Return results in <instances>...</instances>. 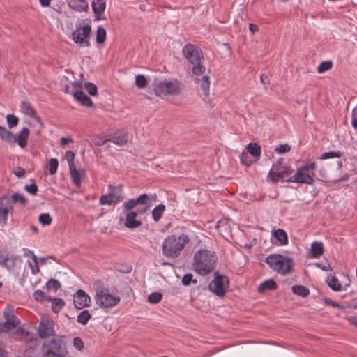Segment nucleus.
Segmentation results:
<instances>
[{
    "mask_svg": "<svg viewBox=\"0 0 357 357\" xmlns=\"http://www.w3.org/2000/svg\"><path fill=\"white\" fill-rule=\"evenodd\" d=\"M91 33V27L89 24L77 26L76 29L72 33V39L80 46L89 47V37Z\"/></svg>",
    "mask_w": 357,
    "mask_h": 357,
    "instance_id": "12",
    "label": "nucleus"
},
{
    "mask_svg": "<svg viewBox=\"0 0 357 357\" xmlns=\"http://www.w3.org/2000/svg\"><path fill=\"white\" fill-rule=\"evenodd\" d=\"M135 84L140 89L144 88L147 84L146 78L143 75H137L135 77Z\"/></svg>",
    "mask_w": 357,
    "mask_h": 357,
    "instance_id": "42",
    "label": "nucleus"
},
{
    "mask_svg": "<svg viewBox=\"0 0 357 357\" xmlns=\"http://www.w3.org/2000/svg\"><path fill=\"white\" fill-rule=\"evenodd\" d=\"M93 288L96 291L94 296L96 303L100 307L110 308L116 305L120 302V298L109 294V289L100 280H96L93 282Z\"/></svg>",
    "mask_w": 357,
    "mask_h": 357,
    "instance_id": "4",
    "label": "nucleus"
},
{
    "mask_svg": "<svg viewBox=\"0 0 357 357\" xmlns=\"http://www.w3.org/2000/svg\"><path fill=\"white\" fill-rule=\"evenodd\" d=\"M241 163L248 166L251 164L252 160L249 159L248 153L243 152L240 156Z\"/></svg>",
    "mask_w": 357,
    "mask_h": 357,
    "instance_id": "52",
    "label": "nucleus"
},
{
    "mask_svg": "<svg viewBox=\"0 0 357 357\" xmlns=\"http://www.w3.org/2000/svg\"><path fill=\"white\" fill-rule=\"evenodd\" d=\"M39 222L43 225H50L52 221L49 213H42L39 215Z\"/></svg>",
    "mask_w": 357,
    "mask_h": 357,
    "instance_id": "44",
    "label": "nucleus"
},
{
    "mask_svg": "<svg viewBox=\"0 0 357 357\" xmlns=\"http://www.w3.org/2000/svg\"><path fill=\"white\" fill-rule=\"evenodd\" d=\"M20 108L22 113L34 118L37 122L40 123V118L36 115L35 110L33 109L30 103L22 101L21 102Z\"/></svg>",
    "mask_w": 357,
    "mask_h": 357,
    "instance_id": "20",
    "label": "nucleus"
},
{
    "mask_svg": "<svg viewBox=\"0 0 357 357\" xmlns=\"http://www.w3.org/2000/svg\"><path fill=\"white\" fill-rule=\"evenodd\" d=\"M91 315L89 313V310H83L77 316V322L82 324V325H86L88 323L89 320L91 319Z\"/></svg>",
    "mask_w": 357,
    "mask_h": 357,
    "instance_id": "33",
    "label": "nucleus"
},
{
    "mask_svg": "<svg viewBox=\"0 0 357 357\" xmlns=\"http://www.w3.org/2000/svg\"><path fill=\"white\" fill-rule=\"evenodd\" d=\"M109 142L118 146H123L128 142V136L127 134L114 135L109 138Z\"/></svg>",
    "mask_w": 357,
    "mask_h": 357,
    "instance_id": "28",
    "label": "nucleus"
},
{
    "mask_svg": "<svg viewBox=\"0 0 357 357\" xmlns=\"http://www.w3.org/2000/svg\"><path fill=\"white\" fill-rule=\"evenodd\" d=\"M157 201L156 194H142L136 199H130L123 204L125 214L124 226L128 229H137L142 226V221L138 218L148 211L151 203Z\"/></svg>",
    "mask_w": 357,
    "mask_h": 357,
    "instance_id": "1",
    "label": "nucleus"
},
{
    "mask_svg": "<svg viewBox=\"0 0 357 357\" xmlns=\"http://www.w3.org/2000/svg\"><path fill=\"white\" fill-rule=\"evenodd\" d=\"M74 305L77 309H82L90 305V296L82 289H79L74 295L73 299Z\"/></svg>",
    "mask_w": 357,
    "mask_h": 357,
    "instance_id": "16",
    "label": "nucleus"
},
{
    "mask_svg": "<svg viewBox=\"0 0 357 357\" xmlns=\"http://www.w3.org/2000/svg\"><path fill=\"white\" fill-rule=\"evenodd\" d=\"M13 174L18 178H22L25 174V170L22 167H17L13 171Z\"/></svg>",
    "mask_w": 357,
    "mask_h": 357,
    "instance_id": "55",
    "label": "nucleus"
},
{
    "mask_svg": "<svg viewBox=\"0 0 357 357\" xmlns=\"http://www.w3.org/2000/svg\"><path fill=\"white\" fill-rule=\"evenodd\" d=\"M6 121L10 128L16 126L19 122L18 118L13 114H8L6 116Z\"/></svg>",
    "mask_w": 357,
    "mask_h": 357,
    "instance_id": "46",
    "label": "nucleus"
},
{
    "mask_svg": "<svg viewBox=\"0 0 357 357\" xmlns=\"http://www.w3.org/2000/svg\"><path fill=\"white\" fill-rule=\"evenodd\" d=\"M315 266L320 268L323 271H328L331 269V266L328 263H325L324 264L321 263H317Z\"/></svg>",
    "mask_w": 357,
    "mask_h": 357,
    "instance_id": "59",
    "label": "nucleus"
},
{
    "mask_svg": "<svg viewBox=\"0 0 357 357\" xmlns=\"http://www.w3.org/2000/svg\"><path fill=\"white\" fill-rule=\"evenodd\" d=\"M274 236L280 242V245H287L288 243V237L287 233L282 229L275 231Z\"/></svg>",
    "mask_w": 357,
    "mask_h": 357,
    "instance_id": "30",
    "label": "nucleus"
},
{
    "mask_svg": "<svg viewBox=\"0 0 357 357\" xmlns=\"http://www.w3.org/2000/svg\"><path fill=\"white\" fill-rule=\"evenodd\" d=\"M248 154L250 153L254 157H259L261 154V147L256 143H250L247 146Z\"/></svg>",
    "mask_w": 357,
    "mask_h": 357,
    "instance_id": "32",
    "label": "nucleus"
},
{
    "mask_svg": "<svg viewBox=\"0 0 357 357\" xmlns=\"http://www.w3.org/2000/svg\"><path fill=\"white\" fill-rule=\"evenodd\" d=\"M351 119H357V104L356 106L354 107L352 109Z\"/></svg>",
    "mask_w": 357,
    "mask_h": 357,
    "instance_id": "64",
    "label": "nucleus"
},
{
    "mask_svg": "<svg viewBox=\"0 0 357 357\" xmlns=\"http://www.w3.org/2000/svg\"><path fill=\"white\" fill-rule=\"evenodd\" d=\"M333 66V63L330 61H323L317 67V72L319 73H323L330 70Z\"/></svg>",
    "mask_w": 357,
    "mask_h": 357,
    "instance_id": "39",
    "label": "nucleus"
},
{
    "mask_svg": "<svg viewBox=\"0 0 357 357\" xmlns=\"http://www.w3.org/2000/svg\"><path fill=\"white\" fill-rule=\"evenodd\" d=\"M29 136V130L27 128H22L16 135L17 143L21 148L24 149L26 147Z\"/></svg>",
    "mask_w": 357,
    "mask_h": 357,
    "instance_id": "21",
    "label": "nucleus"
},
{
    "mask_svg": "<svg viewBox=\"0 0 357 357\" xmlns=\"http://www.w3.org/2000/svg\"><path fill=\"white\" fill-rule=\"evenodd\" d=\"M196 82L199 84L201 89L204 91V93L207 95L210 87L209 77L204 75L201 79L196 78Z\"/></svg>",
    "mask_w": 357,
    "mask_h": 357,
    "instance_id": "29",
    "label": "nucleus"
},
{
    "mask_svg": "<svg viewBox=\"0 0 357 357\" xmlns=\"http://www.w3.org/2000/svg\"><path fill=\"white\" fill-rule=\"evenodd\" d=\"M183 54L187 61L193 65L192 73L195 75H202L205 73V67L202 63L204 57L195 45L186 44L183 48Z\"/></svg>",
    "mask_w": 357,
    "mask_h": 357,
    "instance_id": "6",
    "label": "nucleus"
},
{
    "mask_svg": "<svg viewBox=\"0 0 357 357\" xmlns=\"http://www.w3.org/2000/svg\"><path fill=\"white\" fill-rule=\"evenodd\" d=\"M325 303H327L328 305L335 307L339 308L340 307V305L338 303H337L334 301H332L331 299H327V298L325 299Z\"/></svg>",
    "mask_w": 357,
    "mask_h": 357,
    "instance_id": "60",
    "label": "nucleus"
},
{
    "mask_svg": "<svg viewBox=\"0 0 357 357\" xmlns=\"http://www.w3.org/2000/svg\"><path fill=\"white\" fill-rule=\"evenodd\" d=\"M93 143L98 146H102L104 144H105L107 142H109V138L102 137V136H97L93 139Z\"/></svg>",
    "mask_w": 357,
    "mask_h": 357,
    "instance_id": "51",
    "label": "nucleus"
},
{
    "mask_svg": "<svg viewBox=\"0 0 357 357\" xmlns=\"http://www.w3.org/2000/svg\"><path fill=\"white\" fill-rule=\"evenodd\" d=\"M73 344L74 347L76 348L79 351L82 350L84 347V343L83 340L79 337H76L73 338Z\"/></svg>",
    "mask_w": 357,
    "mask_h": 357,
    "instance_id": "50",
    "label": "nucleus"
},
{
    "mask_svg": "<svg viewBox=\"0 0 357 357\" xmlns=\"http://www.w3.org/2000/svg\"><path fill=\"white\" fill-rule=\"evenodd\" d=\"M19 324V319L15 316L11 315L6 318V321L2 325H0V331L8 333L14 329Z\"/></svg>",
    "mask_w": 357,
    "mask_h": 357,
    "instance_id": "17",
    "label": "nucleus"
},
{
    "mask_svg": "<svg viewBox=\"0 0 357 357\" xmlns=\"http://www.w3.org/2000/svg\"><path fill=\"white\" fill-rule=\"evenodd\" d=\"M47 301L52 302V310L54 312L58 313L64 307L65 302L62 298L48 297Z\"/></svg>",
    "mask_w": 357,
    "mask_h": 357,
    "instance_id": "24",
    "label": "nucleus"
},
{
    "mask_svg": "<svg viewBox=\"0 0 357 357\" xmlns=\"http://www.w3.org/2000/svg\"><path fill=\"white\" fill-rule=\"evenodd\" d=\"M162 298V294L160 292H153L151 293L148 296V301L151 303H158Z\"/></svg>",
    "mask_w": 357,
    "mask_h": 357,
    "instance_id": "41",
    "label": "nucleus"
},
{
    "mask_svg": "<svg viewBox=\"0 0 357 357\" xmlns=\"http://www.w3.org/2000/svg\"><path fill=\"white\" fill-rule=\"evenodd\" d=\"M291 148L288 144H281L275 149L278 153H284L290 151Z\"/></svg>",
    "mask_w": 357,
    "mask_h": 357,
    "instance_id": "54",
    "label": "nucleus"
},
{
    "mask_svg": "<svg viewBox=\"0 0 357 357\" xmlns=\"http://www.w3.org/2000/svg\"><path fill=\"white\" fill-rule=\"evenodd\" d=\"M291 290L294 294L303 298L307 297L310 294L309 289L303 285H294L291 287Z\"/></svg>",
    "mask_w": 357,
    "mask_h": 357,
    "instance_id": "31",
    "label": "nucleus"
},
{
    "mask_svg": "<svg viewBox=\"0 0 357 357\" xmlns=\"http://www.w3.org/2000/svg\"><path fill=\"white\" fill-rule=\"evenodd\" d=\"M13 211V206L10 199L6 196L0 197V224L6 225L8 215Z\"/></svg>",
    "mask_w": 357,
    "mask_h": 357,
    "instance_id": "14",
    "label": "nucleus"
},
{
    "mask_svg": "<svg viewBox=\"0 0 357 357\" xmlns=\"http://www.w3.org/2000/svg\"><path fill=\"white\" fill-rule=\"evenodd\" d=\"M23 251H24V256H26V257H31L32 258L33 262L36 264V271H34L33 268H32V273L36 274L37 272L39 271V268H38V267L37 266V257H36V256L35 255L34 252L32 250H29V249H26V248H24Z\"/></svg>",
    "mask_w": 357,
    "mask_h": 357,
    "instance_id": "37",
    "label": "nucleus"
},
{
    "mask_svg": "<svg viewBox=\"0 0 357 357\" xmlns=\"http://www.w3.org/2000/svg\"><path fill=\"white\" fill-rule=\"evenodd\" d=\"M26 191L31 195H36L38 191V186L35 183L26 185L24 187Z\"/></svg>",
    "mask_w": 357,
    "mask_h": 357,
    "instance_id": "53",
    "label": "nucleus"
},
{
    "mask_svg": "<svg viewBox=\"0 0 357 357\" xmlns=\"http://www.w3.org/2000/svg\"><path fill=\"white\" fill-rule=\"evenodd\" d=\"M324 252V245L321 242L314 241L311 245L310 254L313 258H319Z\"/></svg>",
    "mask_w": 357,
    "mask_h": 357,
    "instance_id": "22",
    "label": "nucleus"
},
{
    "mask_svg": "<svg viewBox=\"0 0 357 357\" xmlns=\"http://www.w3.org/2000/svg\"><path fill=\"white\" fill-rule=\"evenodd\" d=\"M66 159L68 161L69 167L75 166L74 159H75V153L72 151H67L66 152Z\"/></svg>",
    "mask_w": 357,
    "mask_h": 357,
    "instance_id": "49",
    "label": "nucleus"
},
{
    "mask_svg": "<svg viewBox=\"0 0 357 357\" xmlns=\"http://www.w3.org/2000/svg\"><path fill=\"white\" fill-rule=\"evenodd\" d=\"M13 202L15 203H20L22 205H24L26 203V199L22 194L14 193L12 195Z\"/></svg>",
    "mask_w": 357,
    "mask_h": 357,
    "instance_id": "45",
    "label": "nucleus"
},
{
    "mask_svg": "<svg viewBox=\"0 0 357 357\" xmlns=\"http://www.w3.org/2000/svg\"><path fill=\"white\" fill-rule=\"evenodd\" d=\"M106 31L102 26H98L96 31V43L98 44H102L105 42L106 39Z\"/></svg>",
    "mask_w": 357,
    "mask_h": 357,
    "instance_id": "34",
    "label": "nucleus"
},
{
    "mask_svg": "<svg viewBox=\"0 0 357 357\" xmlns=\"http://www.w3.org/2000/svg\"><path fill=\"white\" fill-rule=\"evenodd\" d=\"M73 139L71 137H63L61 139V145L62 146H66L68 143L72 142Z\"/></svg>",
    "mask_w": 357,
    "mask_h": 357,
    "instance_id": "61",
    "label": "nucleus"
},
{
    "mask_svg": "<svg viewBox=\"0 0 357 357\" xmlns=\"http://www.w3.org/2000/svg\"><path fill=\"white\" fill-rule=\"evenodd\" d=\"M79 1L81 2L82 4L79 6L78 7H77L76 9L79 11H86L89 8L86 1V0H79Z\"/></svg>",
    "mask_w": 357,
    "mask_h": 357,
    "instance_id": "57",
    "label": "nucleus"
},
{
    "mask_svg": "<svg viewBox=\"0 0 357 357\" xmlns=\"http://www.w3.org/2000/svg\"><path fill=\"white\" fill-rule=\"evenodd\" d=\"M46 287L48 290H53L56 291L61 288V283L56 279H50L46 283Z\"/></svg>",
    "mask_w": 357,
    "mask_h": 357,
    "instance_id": "35",
    "label": "nucleus"
},
{
    "mask_svg": "<svg viewBox=\"0 0 357 357\" xmlns=\"http://www.w3.org/2000/svg\"><path fill=\"white\" fill-rule=\"evenodd\" d=\"M216 261L214 252L201 249L194 255L193 270L200 275H206L214 270Z\"/></svg>",
    "mask_w": 357,
    "mask_h": 357,
    "instance_id": "2",
    "label": "nucleus"
},
{
    "mask_svg": "<svg viewBox=\"0 0 357 357\" xmlns=\"http://www.w3.org/2000/svg\"><path fill=\"white\" fill-rule=\"evenodd\" d=\"M229 287V281L227 277L215 273L213 280L210 282L209 290L219 297L223 296Z\"/></svg>",
    "mask_w": 357,
    "mask_h": 357,
    "instance_id": "8",
    "label": "nucleus"
},
{
    "mask_svg": "<svg viewBox=\"0 0 357 357\" xmlns=\"http://www.w3.org/2000/svg\"><path fill=\"white\" fill-rule=\"evenodd\" d=\"M342 155V153L340 151H328L324 153L321 154L319 159L320 160H326L334 158H340Z\"/></svg>",
    "mask_w": 357,
    "mask_h": 357,
    "instance_id": "36",
    "label": "nucleus"
},
{
    "mask_svg": "<svg viewBox=\"0 0 357 357\" xmlns=\"http://www.w3.org/2000/svg\"><path fill=\"white\" fill-rule=\"evenodd\" d=\"M8 260V255L0 251V265H6Z\"/></svg>",
    "mask_w": 357,
    "mask_h": 357,
    "instance_id": "56",
    "label": "nucleus"
},
{
    "mask_svg": "<svg viewBox=\"0 0 357 357\" xmlns=\"http://www.w3.org/2000/svg\"><path fill=\"white\" fill-rule=\"evenodd\" d=\"M190 241L188 235L182 234L179 236L169 235L167 236L162 243L163 255L169 258H176L183 250L185 245Z\"/></svg>",
    "mask_w": 357,
    "mask_h": 357,
    "instance_id": "3",
    "label": "nucleus"
},
{
    "mask_svg": "<svg viewBox=\"0 0 357 357\" xmlns=\"http://www.w3.org/2000/svg\"><path fill=\"white\" fill-rule=\"evenodd\" d=\"M266 262L270 268L281 275L289 273L294 265L291 258L279 254L268 255L266 258Z\"/></svg>",
    "mask_w": 357,
    "mask_h": 357,
    "instance_id": "7",
    "label": "nucleus"
},
{
    "mask_svg": "<svg viewBox=\"0 0 357 357\" xmlns=\"http://www.w3.org/2000/svg\"><path fill=\"white\" fill-rule=\"evenodd\" d=\"M92 8L96 16L100 15L105 10V3L103 0H94L92 2Z\"/></svg>",
    "mask_w": 357,
    "mask_h": 357,
    "instance_id": "26",
    "label": "nucleus"
},
{
    "mask_svg": "<svg viewBox=\"0 0 357 357\" xmlns=\"http://www.w3.org/2000/svg\"><path fill=\"white\" fill-rule=\"evenodd\" d=\"M276 288V282L273 280H268L259 284L258 291L259 292H265L267 290H275Z\"/></svg>",
    "mask_w": 357,
    "mask_h": 357,
    "instance_id": "25",
    "label": "nucleus"
},
{
    "mask_svg": "<svg viewBox=\"0 0 357 357\" xmlns=\"http://www.w3.org/2000/svg\"><path fill=\"white\" fill-rule=\"evenodd\" d=\"M165 206L162 204L156 206L152 211V217L155 222H158L165 211Z\"/></svg>",
    "mask_w": 357,
    "mask_h": 357,
    "instance_id": "27",
    "label": "nucleus"
},
{
    "mask_svg": "<svg viewBox=\"0 0 357 357\" xmlns=\"http://www.w3.org/2000/svg\"><path fill=\"white\" fill-rule=\"evenodd\" d=\"M304 169H305V170L307 172H308L309 173L310 172H312V173H313V171L316 168V163L315 162H310V163H307L306 165H305L303 167Z\"/></svg>",
    "mask_w": 357,
    "mask_h": 357,
    "instance_id": "58",
    "label": "nucleus"
},
{
    "mask_svg": "<svg viewBox=\"0 0 357 357\" xmlns=\"http://www.w3.org/2000/svg\"><path fill=\"white\" fill-rule=\"evenodd\" d=\"M59 166V162L56 158H51L49 160V173L54 175L56 173Z\"/></svg>",
    "mask_w": 357,
    "mask_h": 357,
    "instance_id": "38",
    "label": "nucleus"
},
{
    "mask_svg": "<svg viewBox=\"0 0 357 357\" xmlns=\"http://www.w3.org/2000/svg\"><path fill=\"white\" fill-rule=\"evenodd\" d=\"M10 145H15L17 143V137L12 132L8 131L2 139Z\"/></svg>",
    "mask_w": 357,
    "mask_h": 357,
    "instance_id": "43",
    "label": "nucleus"
},
{
    "mask_svg": "<svg viewBox=\"0 0 357 357\" xmlns=\"http://www.w3.org/2000/svg\"><path fill=\"white\" fill-rule=\"evenodd\" d=\"M42 353L43 357H66L68 350L63 338L56 335L45 340L42 344Z\"/></svg>",
    "mask_w": 357,
    "mask_h": 357,
    "instance_id": "5",
    "label": "nucleus"
},
{
    "mask_svg": "<svg viewBox=\"0 0 357 357\" xmlns=\"http://www.w3.org/2000/svg\"><path fill=\"white\" fill-rule=\"evenodd\" d=\"M70 176L74 184L79 187L82 183V178L85 176V171L84 169H77L76 167H69Z\"/></svg>",
    "mask_w": 357,
    "mask_h": 357,
    "instance_id": "18",
    "label": "nucleus"
},
{
    "mask_svg": "<svg viewBox=\"0 0 357 357\" xmlns=\"http://www.w3.org/2000/svg\"><path fill=\"white\" fill-rule=\"evenodd\" d=\"M249 29L252 33H255L258 31V27L255 24L251 23L249 24Z\"/></svg>",
    "mask_w": 357,
    "mask_h": 357,
    "instance_id": "63",
    "label": "nucleus"
},
{
    "mask_svg": "<svg viewBox=\"0 0 357 357\" xmlns=\"http://www.w3.org/2000/svg\"><path fill=\"white\" fill-rule=\"evenodd\" d=\"M73 95L76 100L80 102L83 106L88 107L93 106L91 99L82 91H75L73 92Z\"/></svg>",
    "mask_w": 357,
    "mask_h": 357,
    "instance_id": "19",
    "label": "nucleus"
},
{
    "mask_svg": "<svg viewBox=\"0 0 357 357\" xmlns=\"http://www.w3.org/2000/svg\"><path fill=\"white\" fill-rule=\"evenodd\" d=\"M314 173H309L303 167L298 169L295 174L287 179L288 182L305 183L312 185L314 183L313 178Z\"/></svg>",
    "mask_w": 357,
    "mask_h": 357,
    "instance_id": "13",
    "label": "nucleus"
},
{
    "mask_svg": "<svg viewBox=\"0 0 357 357\" xmlns=\"http://www.w3.org/2000/svg\"><path fill=\"white\" fill-rule=\"evenodd\" d=\"M48 297L49 296H47L44 291L39 290V289L35 291L33 294V298H34V300H36V301H38V302H42L43 301H47Z\"/></svg>",
    "mask_w": 357,
    "mask_h": 357,
    "instance_id": "40",
    "label": "nucleus"
},
{
    "mask_svg": "<svg viewBox=\"0 0 357 357\" xmlns=\"http://www.w3.org/2000/svg\"><path fill=\"white\" fill-rule=\"evenodd\" d=\"M284 159L279 158L275 163L273 165V167L269 172L268 177L274 183L279 181H284L287 176L291 174L289 167L283 165Z\"/></svg>",
    "mask_w": 357,
    "mask_h": 357,
    "instance_id": "11",
    "label": "nucleus"
},
{
    "mask_svg": "<svg viewBox=\"0 0 357 357\" xmlns=\"http://www.w3.org/2000/svg\"><path fill=\"white\" fill-rule=\"evenodd\" d=\"M8 131L9 130H8L5 127L0 126V137H1V138L3 139L4 137V136L6 135V134Z\"/></svg>",
    "mask_w": 357,
    "mask_h": 357,
    "instance_id": "62",
    "label": "nucleus"
},
{
    "mask_svg": "<svg viewBox=\"0 0 357 357\" xmlns=\"http://www.w3.org/2000/svg\"><path fill=\"white\" fill-rule=\"evenodd\" d=\"M326 282L329 287L333 291L346 290V287L342 288L341 283L335 276L328 277Z\"/></svg>",
    "mask_w": 357,
    "mask_h": 357,
    "instance_id": "23",
    "label": "nucleus"
},
{
    "mask_svg": "<svg viewBox=\"0 0 357 357\" xmlns=\"http://www.w3.org/2000/svg\"><path fill=\"white\" fill-rule=\"evenodd\" d=\"M153 90L157 96L165 98L168 95H176L179 92V86L173 82H156Z\"/></svg>",
    "mask_w": 357,
    "mask_h": 357,
    "instance_id": "9",
    "label": "nucleus"
},
{
    "mask_svg": "<svg viewBox=\"0 0 357 357\" xmlns=\"http://www.w3.org/2000/svg\"><path fill=\"white\" fill-rule=\"evenodd\" d=\"M84 88L86 90H87L88 93L91 96H94L97 93V86L93 83H85Z\"/></svg>",
    "mask_w": 357,
    "mask_h": 357,
    "instance_id": "47",
    "label": "nucleus"
},
{
    "mask_svg": "<svg viewBox=\"0 0 357 357\" xmlns=\"http://www.w3.org/2000/svg\"><path fill=\"white\" fill-rule=\"evenodd\" d=\"M123 199V185H109V193L102 195L100 198V204L102 205L116 204Z\"/></svg>",
    "mask_w": 357,
    "mask_h": 357,
    "instance_id": "10",
    "label": "nucleus"
},
{
    "mask_svg": "<svg viewBox=\"0 0 357 357\" xmlns=\"http://www.w3.org/2000/svg\"><path fill=\"white\" fill-rule=\"evenodd\" d=\"M191 282L196 284L197 280L192 279V275L191 273L185 274L182 278V284L185 286H188Z\"/></svg>",
    "mask_w": 357,
    "mask_h": 357,
    "instance_id": "48",
    "label": "nucleus"
},
{
    "mask_svg": "<svg viewBox=\"0 0 357 357\" xmlns=\"http://www.w3.org/2000/svg\"><path fill=\"white\" fill-rule=\"evenodd\" d=\"M38 334L40 338L45 340L56 336L54 323L50 320L43 321L38 326Z\"/></svg>",
    "mask_w": 357,
    "mask_h": 357,
    "instance_id": "15",
    "label": "nucleus"
}]
</instances>
